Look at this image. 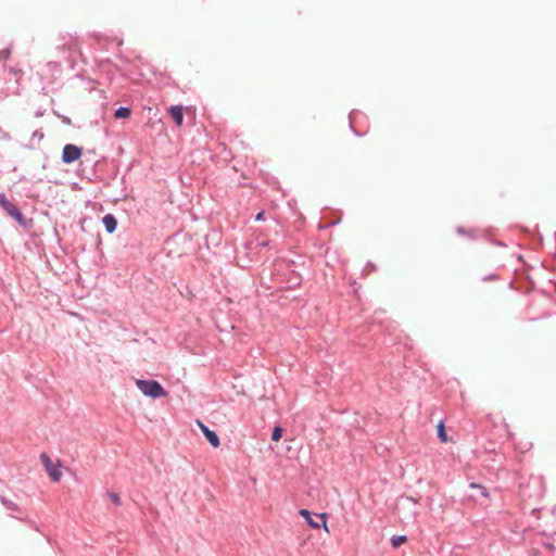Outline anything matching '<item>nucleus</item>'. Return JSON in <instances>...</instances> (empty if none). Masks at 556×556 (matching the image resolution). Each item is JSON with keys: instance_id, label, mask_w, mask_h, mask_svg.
Listing matches in <instances>:
<instances>
[{"instance_id": "nucleus-1", "label": "nucleus", "mask_w": 556, "mask_h": 556, "mask_svg": "<svg viewBox=\"0 0 556 556\" xmlns=\"http://www.w3.org/2000/svg\"><path fill=\"white\" fill-rule=\"evenodd\" d=\"M137 388L146 395L151 399L166 397L167 391L155 380H136Z\"/></svg>"}, {"instance_id": "nucleus-2", "label": "nucleus", "mask_w": 556, "mask_h": 556, "mask_svg": "<svg viewBox=\"0 0 556 556\" xmlns=\"http://www.w3.org/2000/svg\"><path fill=\"white\" fill-rule=\"evenodd\" d=\"M40 459H41V463L45 466V469L47 470L50 479L53 482H59L62 478V471L60 470V463L54 464L46 453H42L40 455Z\"/></svg>"}, {"instance_id": "nucleus-3", "label": "nucleus", "mask_w": 556, "mask_h": 556, "mask_svg": "<svg viewBox=\"0 0 556 556\" xmlns=\"http://www.w3.org/2000/svg\"><path fill=\"white\" fill-rule=\"evenodd\" d=\"M0 206L16 222H23V215L20 210L11 203L3 193H0Z\"/></svg>"}, {"instance_id": "nucleus-4", "label": "nucleus", "mask_w": 556, "mask_h": 556, "mask_svg": "<svg viewBox=\"0 0 556 556\" xmlns=\"http://www.w3.org/2000/svg\"><path fill=\"white\" fill-rule=\"evenodd\" d=\"M81 153L83 152L80 148H78L75 144L68 143L63 148L62 161L66 164L73 163L80 159Z\"/></svg>"}, {"instance_id": "nucleus-5", "label": "nucleus", "mask_w": 556, "mask_h": 556, "mask_svg": "<svg viewBox=\"0 0 556 556\" xmlns=\"http://www.w3.org/2000/svg\"><path fill=\"white\" fill-rule=\"evenodd\" d=\"M198 426L200 427L201 431L207 439V441L212 444L213 447H218L220 442L218 435L210 430L204 424H202L200 420L197 421Z\"/></svg>"}, {"instance_id": "nucleus-6", "label": "nucleus", "mask_w": 556, "mask_h": 556, "mask_svg": "<svg viewBox=\"0 0 556 556\" xmlns=\"http://www.w3.org/2000/svg\"><path fill=\"white\" fill-rule=\"evenodd\" d=\"M168 114L174 119L176 125L180 127L184 121V106L181 105H173L168 109Z\"/></svg>"}, {"instance_id": "nucleus-7", "label": "nucleus", "mask_w": 556, "mask_h": 556, "mask_svg": "<svg viewBox=\"0 0 556 556\" xmlns=\"http://www.w3.org/2000/svg\"><path fill=\"white\" fill-rule=\"evenodd\" d=\"M102 223L108 232L112 233L117 227V220L112 214H108L102 218Z\"/></svg>"}, {"instance_id": "nucleus-8", "label": "nucleus", "mask_w": 556, "mask_h": 556, "mask_svg": "<svg viewBox=\"0 0 556 556\" xmlns=\"http://www.w3.org/2000/svg\"><path fill=\"white\" fill-rule=\"evenodd\" d=\"M300 515L307 521V523L312 528L318 529L320 527V525L312 518V515L307 509H301Z\"/></svg>"}, {"instance_id": "nucleus-9", "label": "nucleus", "mask_w": 556, "mask_h": 556, "mask_svg": "<svg viewBox=\"0 0 556 556\" xmlns=\"http://www.w3.org/2000/svg\"><path fill=\"white\" fill-rule=\"evenodd\" d=\"M438 428V437L441 440V442L446 443L448 441L447 434L445 432V427L443 421H440L437 426Z\"/></svg>"}, {"instance_id": "nucleus-10", "label": "nucleus", "mask_w": 556, "mask_h": 556, "mask_svg": "<svg viewBox=\"0 0 556 556\" xmlns=\"http://www.w3.org/2000/svg\"><path fill=\"white\" fill-rule=\"evenodd\" d=\"M407 538L405 535H394L391 538V544L394 548L400 547L402 544L406 543Z\"/></svg>"}, {"instance_id": "nucleus-11", "label": "nucleus", "mask_w": 556, "mask_h": 556, "mask_svg": "<svg viewBox=\"0 0 556 556\" xmlns=\"http://www.w3.org/2000/svg\"><path fill=\"white\" fill-rule=\"evenodd\" d=\"M115 118H128L130 116V110L128 108H119L115 111Z\"/></svg>"}, {"instance_id": "nucleus-12", "label": "nucleus", "mask_w": 556, "mask_h": 556, "mask_svg": "<svg viewBox=\"0 0 556 556\" xmlns=\"http://www.w3.org/2000/svg\"><path fill=\"white\" fill-rule=\"evenodd\" d=\"M282 437V429L280 427H275L271 434V440L278 442Z\"/></svg>"}, {"instance_id": "nucleus-13", "label": "nucleus", "mask_w": 556, "mask_h": 556, "mask_svg": "<svg viewBox=\"0 0 556 556\" xmlns=\"http://www.w3.org/2000/svg\"><path fill=\"white\" fill-rule=\"evenodd\" d=\"M109 497L116 506L121 505V497L118 496V494L111 492L109 493Z\"/></svg>"}, {"instance_id": "nucleus-14", "label": "nucleus", "mask_w": 556, "mask_h": 556, "mask_svg": "<svg viewBox=\"0 0 556 556\" xmlns=\"http://www.w3.org/2000/svg\"><path fill=\"white\" fill-rule=\"evenodd\" d=\"M470 488H471V489H481V490H482V495H483L484 497H489V492H488V491H486L482 485H480V484H478V483L472 482V483H470Z\"/></svg>"}, {"instance_id": "nucleus-15", "label": "nucleus", "mask_w": 556, "mask_h": 556, "mask_svg": "<svg viewBox=\"0 0 556 556\" xmlns=\"http://www.w3.org/2000/svg\"><path fill=\"white\" fill-rule=\"evenodd\" d=\"M319 518L323 519V526H324L325 531L327 533H329L330 531H329L327 522H326L327 514H320Z\"/></svg>"}, {"instance_id": "nucleus-16", "label": "nucleus", "mask_w": 556, "mask_h": 556, "mask_svg": "<svg viewBox=\"0 0 556 556\" xmlns=\"http://www.w3.org/2000/svg\"><path fill=\"white\" fill-rule=\"evenodd\" d=\"M10 72L13 73L15 76H17L16 81L18 83L22 72L20 70L18 71L15 70V68H10Z\"/></svg>"}, {"instance_id": "nucleus-17", "label": "nucleus", "mask_w": 556, "mask_h": 556, "mask_svg": "<svg viewBox=\"0 0 556 556\" xmlns=\"http://www.w3.org/2000/svg\"><path fill=\"white\" fill-rule=\"evenodd\" d=\"M256 220H263L264 219V212H260L256 217H255Z\"/></svg>"}]
</instances>
